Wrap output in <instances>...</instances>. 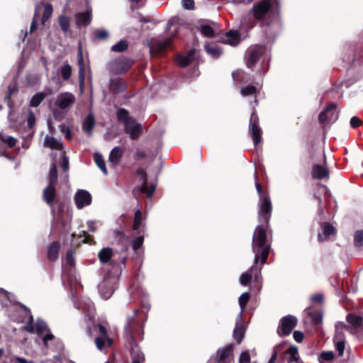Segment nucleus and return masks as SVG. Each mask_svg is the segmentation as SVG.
Here are the masks:
<instances>
[{"label":"nucleus","mask_w":363,"mask_h":363,"mask_svg":"<svg viewBox=\"0 0 363 363\" xmlns=\"http://www.w3.org/2000/svg\"><path fill=\"white\" fill-rule=\"evenodd\" d=\"M77 60H78V65H79V77L80 84H84V79H85V69H84L82 52L81 50H79L78 52Z\"/></svg>","instance_id":"f704fd0d"},{"label":"nucleus","mask_w":363,"mask_h":363,"mask_svg":"<svg viewBox=\"0 0 363 363\" xmlns=\"http://www.w3.org/2000/svg\"><path fill=\"white\" fill-rule=\"evenodd\" d=\"M128 43L125 40H121L118 43L113 45L111 50L113 52H123L128 49Z\"/></svg>","instance_id":"79ce46f5"},{"label":"nucleus","mask_w":363,"mask_h":363,"mask_svg":"<svg viewBox=\"0 0 363 363\" xmlns=\"http://www.w3.org/2000/svg\"><path fill=\"white\" fill-rule=\"evenodd\" d=\"M58 22L63 32L67 33L69 29V19L65 16H60Z\"/></svg>","instance_id":"a18cd8bd"},{"label":"nucleus","mask_w":363,"mask_h":363,"mask_svg":"<svg viewBox=\"0 0 363 363\" xmlns=\"http://www.w3.org/2000/svg\"><path fill=\"white\" fill-rule=\"evenodd\" d=\"M52 13V6L50 4H46L44 6V11L43 14V17L41 19V23L43 25L45 23V22L49 19Z\"/></svg>","instance_id":"c03bdc74"},{"label":"nucleus","mask_w":363,"mask_h":363,"mask_svg":"<svg viewBox=\"0 0 363 363\" xmlns=\"http://www.w3.org/2000/svg\"><path fill=\"white\" fill-rule=\"evenodd\" d=\"M124 150L119 146L113 147L108 156V162L113 167L116 166L123 157Z\"/></svg>","instance_id":"4be33fe9"},{"label":"nucleus","mask_w":363,"mask_h":363,"mask_svg":"<svg viewBox=\"0 0 363 363\" xmlns=\"http://www.w3.org/2000/svg\"><path fill=\"white\" fill-rule=\"evenodd\" d=\"M91 20V11L87 9L85 12L79 13L75 16L76 24L78 27L87 26Z\"/></svg>","instance_id":"5701e85b"},{"label":"nucleus","mask_w":363,"mask_h":363,"mask_svg":"<svg viewBox=\"0 0 363 363\" xmlns=\"http://www.w3.org/2000/svg\"><path fill=\"white\" fill-rule=\"evenodd\" d=\"M272 6V5L269 0H262L254 5L249 15L243 19L242 26L249 29L255 27L256 22L255 20L251 18V14L255 19L261 21L262 26H268L269 23L265 22V19L270 17Z\"/></svg>","instance_id":"7ed1b4c3"},{"label":"nucleus","mask_w":363,"mask_h":363,"mask_svg":"<svg viewBox=\"0 0 363 363\" xmlns=\"http://www.w3.org/2000/svg\"><path fill=\"white\" fill-rule=\"evenodd\" d=\"M138 311L134 309L133 314L127 317L126 324L124 327L126 345L130 347L132 363H143L145 355L136 343L138 337L143 339V332L140 328L136 319Z\"/></svg>","instance_id":"f257e3e1"},{"label":"nucleus","mask_w":363,"mask_h":363,"mask_svg":"<svg viewBox=\"0 0 363 363\" xmlns=\"http://www.w3.org/2000/svg\"><path fill=\"white\" fill-rule=\"evenodd\" d=\"M137 174L140 177L142 182L140 186H136L133 190L134 197L138 199V194L140 193L146 194L147 197L151 198L155 190V185H152L150 187L147 186V176L145 171L141 168L137 170Z\"/></svg>","instance_id":"0eeeda50"},{"label":"nucleus","mask_w":363,"mask_h":363,"mask_svg":"<svg viewBox=\"0 0 363 363\" xmlns=\"http://www.w3.org/2000/svg\"><path fill=\"white\" fill-rule=\"evenodd\" d=\"M286 354L290 356L288 362L292 363L294 362L298 361V350L296 347H290L286 351Z\"/></svg>","instance_id":"09e8293b"},{"label":"nucleus","mask_w":363,"mask_h":363,"mask_svg":"<svg viewBox=\"0 0 363 363\" xmlns=\"http://www.w3.org/2000/svg\"><path fill=\"white\" fill-rule=\"evenodd\" d=\"M141 129V125L134 123L133 121H127L124 127L125 132L130 135V137L132 140H135L138 138L140 134Z\"/></svg>","instance_id":"aec40b11"},{"label":"nucleus","mask_w":363,"mask_h":363,"mask_svg":"<svg viewBox=\"0 0 363 363\" xmlns=\"http://www.w3.org/2000/svg\"><path fill=\"white\" fill-rule=\"evenodd\" d=\"M126 89L125 83L120 78L111 79L110 81V89L115 93L123 92Z\"/></svg>","instance_id":"c756f323"},{"label":"nucleus","mask_w":363,"mask_h":363,"mask_svg":"<svg viewBox=\"0 0 363 363\" xmlns=\"http://www.w3.org/2000/svg\"><path fill=\"white\" fill-rule=\"evenodd\" d=\"M113 257V250L111 247H104L98 253L99 259L103 264L111 262Z\"/></svg>","instance_id":"c85d7f7f"},{"label":"nucleus","mask_w":363,"mask_h":363,"mask_svg":"<svg viewBox=\"0 0 363 363\" xmlns=\"http://www.w3.org/2000/svg\"><path fill=\"white\" fill-rule=\"evenodd\" d=\"M312 323L315 325H318L322 322L323 315L320 312H313L310 313Z\"/></svg>","instance_id":"6e6d98bb"},{"label":"nucleus","mask_w":363,"mask_h":363,"mask_svg":"<svg viewBox=\"0 0 363 363\" xmlns=\"http://www.w3.org/2000/svg\"><path fill=\"white\" fill-rule=\"evenodd\" d=\"M262 268L257 266V264L253 263L248 272H246L241 274L240 277V283L243 286L247 285L252 277H255V281H258L259 276L261 275Z\"/></svg>","instance_id":"4468645a"},{"label":"nucleus","mask_w":363,"mask_h":363,"mask_svg":"<svg viewBox=\"0 0 363 363\" xmlns=\"http://www.w3.org/2000/svg\"><path fill=\"white\" fill-rule=\"evenodd\" d=\"M343 328L346 329L350 333H352V328H351L350 325H348L345 324L343 322H339V323H337L335 325V331H336V333L337 332H342L340 330L343 329Z\"/></svg>","instance_id":"bf43d9fd"},{"label":"nucleus","mask_w":363,"mask_h":363,"mask_svg":"<svg viewBox=\"0 0 363 363\" xmlns=\"http://www.w3.org/2000/svg\"><path fill=\"white\" fill-rule=\"evenodd\" d=\"M26 311L29 315V320L26 324V330L31 333L41 334L48 330V325L45 322L42 320H38L35 324H33V317L30 311L24 306Z\"/></svg>","instance_id":"9b49d317"},{"label":"nucleus","mask_w":363,"mask_h":363,"mask_svg":"<svg viewBox=\"0 0 363 363\" xmlns=\"http://www.w3.org/2000/svg\"><path fill=\"white\" fill-rule=\"evenodd\" d=\"M245 327L242 323L241 313L237 317L236 325L233 331V337L238 344H240L245 335Z\"/></svg>","instance_id":"a211bd4d"},{"label":"nucleus","mask_w":363,"mask_h":363,"mask_svg":"<svg viewBox=\"0 0 363 363\" xmlns=\"http://www.w3.org/2000/svg\"><path fill=\"white\" fill-rule=\"evenodd\" d=\"M336 104H331L325 108V109L322 111L319 114V121L320 123H324L327 121H329V116L328 113H329L331 111H334V109H336Z\"/></svg>","instance_id":"4c0bfd02"},{"label":"nucleus","mask_w":363,"mask_h":363,"mask_svg":"<svg viewBox=\"0 0 363 363\" xmlns=\"http://www.w3.org/2000/svg\"><path fill=\"white\" fill-rule=\"evenodd\" d=\"M118 283L117 276L107 273L104 275L102 281L99 284L98 288L101 297L108 299L113 295Z\"/></svg>","instance_id":"39448f33"},{"label":"nucleus","mask_w":363,"mask_h":363,"mask_svg":"<svg viewBox=\"0 0 363 363\" xmlns=\"http://www.w3.org/2000/svg\"><path fill=\"white\" fill-rule=\"evenodd\" d=\"M143 242H144V236L143 235H140V236L136 237L135 238H134L132 240L131 245H132L133 249L135 251L139 250L142 247Z\"/></svg>","instance_id":"3c124183"},{"label":"nucleus","mask_w":363,"mask_h":363,"mask_svg":"<svg viewBox=\"0 0 363 363\" xmlns=\"http://www.w3.org/2000/svg\"><path fill=\"white\" fill-rule=\"evenodd\" d=\"M335 357L333 352H323L318 358L320 363H325L327 362H331Z\"/></svg>","instance_id":"49530a36"},{"label":"nucleus","mask_w":363,"mask_h":363,"mask_svg":"<svg viewBox=\"0 0 363 363\" xmlns=\"http://www.w3.org/2000/svg\"><path fill=\"white\" fill-rule=\"evenodd\" d=\"M333 340L335 345V349L338 352L340 356H342L345 351V336L342 332H337L335 333Z\"/></svg>","instance_id":"b1692460"},{"label":"nucleus","mask_w":363,"mask_h":363,"mask_svg":"<svg viewBox=\"0 0 363 363\" xmlns=\"http://www.w3.org/2000/svg\"><path fill=\"white\" fill-rule=\"evenodd\" d=\"M323 228V233L324 238H323V235L321 234H318V240L320 241H323L325 239L328 238L331 235H333L335 232V228L330 225V223H323L322 225Z\"/></svg>","instance_id":"c9c22d12"},{"label":"nucleus","mask_w":363,"mask_h":363,"mask_svg":"<svg viewBox=\"0 0 363 363\" xmlns=\"http://www.w3.org/2000/svg\"><path fill=\"white\" fill-rule=\"evenodd\" d=\"M43 145L52 150H61L63 149V143L52 136L46 135Z\"/></svg>","instance_id":"393cba45"},{"label":"nucleus","mask_w":363,"mask_h":363,"mask_svg":"<svg viewBox=\"0 0 363 363\" xmlns=\"http://www.w3.org/2000/svg\"><path fill=\"white\" fill-rule=\"evenodd\" d=\"M132 62L127 58H116L107 65L108 70L113 74H122L130 69Z\"/></svg>","instance_id":"9d476101"},{"label":"nucleus","mask_w":363,"mask_h":363,"mask_svg":"<svg viewBox=\"0 0 363 363\" xmlns=\"http://www.w3.org/2000/svg\"><path fill=\"white\" fill-rule=\"evenodd\" d=\"M56 197V185L48 184L43 191V199L50 207L53 206V202Z\"/></svg>","instance_id":"6ab92c4d"},{"label":"nucleus","mask_w":363,"mask_h":363,"mask_svg":"<svg viewBox=\"0 0 363 363\" xmlns=\"http://www.w3.org/2000/svg\"><path fill=\"white\" fill-rule=\"evenodd\" d=\"M346 320L351 325V328L354 329L363 328V318L362 316L349 313L346 317Z\"/></svg>","instance_id":"cd10ccee"},{"label":"nucleus","mask_w":363,"mask_h":363,"mask_svg":"<svg viewBox=\"0 0 363 363\" xmlns=\"http://www.w3.org/2000/svg\"><path fill=\"white\" fill-rule=\"evenodd\" d=\"M46 94L44 92H38L35 94L30 99V106L32 107H38L45 99Z\"/></svg>","instance_id":"ea45409f"},{"label":"nucleus","mask_w":363,"mask_h":363,"mask_svg":"<svg viewBox=\"0 0 363 363\" xmlns=\"http://www.w3.org/2000/svg\"><path fill=\"white\" fill-rule=\"evenodd\" d=\"M65 261L70 266L74 267L75 264L74 262V253L72 250H69L65 257Z\"/></svg>","instance_id":"052dcab7"},{"label":"nucleus","mask_w":363,"mask_h":363,"mask_svg":"<svg viewBox=\"0 0 363 363\" xmlns=\"http://www.w3.org/2000/svg\"><path fill=\"white\" fill-rule=\"evenodd\" d=\"M142 221V213L137 210L135 213L133 229L136 230L140 228Z\"/></svg>","instance_id":"603ef678"},{"label":"nucleus","mask_w":363,"mask_h":363,"mask_svg":"<svg viewBox=\"0 0 363 363\" xmlns=\"http://www.w3.org/2000/svg\"><path fill=\"white\" fill-rule=\"evenodd\" d=\"M232 77L233 80L238 83H246L250 80L248 74L241 69L233 72Z\"/></svg>","instance_id":"72a5a7b5"},{"label":"nucleus","mask_w":363,"mask_h":363,"mask_svg":"<svg viewBox=\"0 0 363 363\" xmlns=\"http://www.w3.org/2000/svg\"><path fill=\"white\" fill-rule=\"evenodd\" d=\"M298 319L292 315H287L281 318L277 328V334L280 337H285L291 334V331L296 326Z\"/></svg>","instance_id":"6e6552de"},{"label":"nucleus","mask_w":363,"mask_h":363,"mask_svg":"<svg viewBox=\"0 0 363 363\" xmlns=\"http://www.w3.org/2000/svg\"><path fill=\"white\" fill-rule=\"evenodd\" d=\"M62 161L61 163V167L63 169V170L65 172H67L69 169V159L65 155V152H62Z\"/></svg>","instance_id":"e2e57ef3"},{"label":"nucleus","mask_w":363,"mask_h":363,"mask_svg":"<svg viewBox=\"0 0 363 363\" xmlns=\"http://www.w3.org/2000/svg\"><path fill=\"white\" fill-rule=\"evenodd\" d=\"M76 101L74 95L70 92L59 94L55 99V106L57 109L53 111V116L56 120L62 121L65 115L71 110Z\"/></svg>","instance_id":"20e7f679"},{"label":"nucleus","mask_w":363,"mask_h":363,"mask_svg":"<svg viewBox=\"0 0 363 363\" xmlns=\"http://www.w3.org/2000/svg\"><path fill=\"white\" fill-rule=\"evenodd\" d=\"M0 140L6 144L9 147H13L16 144V139L4 133H0Z\"/></svg>","instance_id":"37998d69"},{"label":"nucleus","mask_w":363,"mask_h":363,"mask_svg":"<svg viewBox=\"0 0 363 363\" xmlns=\"http://www.w3.org/2000/svg\"><path fill=\"white\" fill-rule=\"evenodd\" d=\"M75 204L78 209H82L91 203L92 197L91 194L84 189L78 190L74 197Z\"/></svg>","instance_id":"2eb2a0df"},{"label":"nucleus","mask_w":363,"mask_h":363,"mask_svg":"<svg viewBox=\"0 0 363 363\" xmlns=\"http://www.w3.org/2000/svg\"><path fill=\"white\" fill-rule=\"evenodd\" d=\"M350 125L353 128H358L362 125V121L357 116H353L350 119Z\"/></svg>","instance_id":"0e129e2a"},{"label":"nucleus","mask_w":363,"mask_h":363,"mask_svg":"<svg viewBox=\"0 0 363 363\" xmlns=\"http://www.w3.org/2000/svg\"><path fill=\"white\" fill-rule=\"evenodd\" d=\"M94 159L95 163L97 164L99 168L102 171V172L104 174L106 175L108 174V171L106 167V164L103 156L100 153L96 152L94 155Z\"/></svg>","instance_id":"58836bf2"},{"label":"nucleus","mask_w":363,"mask_h":363,"mask_svg":"<svg viewBox=\"0 0 363 363\" xmlns=\"http://www.w3.org/2000/svg\"><path fill=\"white\" fill-rule=\"evenodd\" d=\"M354 245L357 247L363 245V230L356 232L354 235Z\"/></svg>","instance_id":"4d7b16f0"},{"label":"nucleus","mask_w":363,"mask_h":363,"mask_svg":"<svg viewBox=\"0 0 363 363\" xmlns=\"http://www.w3.org/2000/svg\"><path fill=\"white\" fill-rule=\"evenodd\" d=\"M28 127L31 129L35 124V116L32 111H29L27 118Z\"/></svg>","instance_id":"13d9d810"},{"label":"nucleus","mask_w":363,"mask_h":363,"mask_svg":"<svg viewBox=\"0 0 363 363\" xmlns=\"http://www.w3.org/2000/svg\"><path fill=\"white\" fill-rule=\"evenodd\" d=\"M258 219L260 223L268 225L272 212V202L268 195L260 196L259 201Z\"/></svg>","instance_id":"423d86ee"},{"label":"nucleus","mask_w":363,"mask_h":363,"mask_svg":"<svg viewBox=\"0 0 363 363\" xmlns=\"http://www.w3.org/2000/svg\"><path fill=\"white\" fill-rule=\"evenodd\" d=\"M204 48L206 52L213 58L219 57L223 53L222 50L213 43H206Z\"/></svg>","instance_id":"2f4dec72"},{"label":"nucleus","mask_w":363,"mask_h":363,"mask_svg":"<svg viewBox=\"0 0 363 363\" xmlns=\"http://www.w3.org/2000/svg\"><path fill=\"white\" fill-rule=\"evenodd\" d=\"M167 30L172 31V35L174 33H177V30H178V25L174 24L173 21L172 19H170L167 23Z\"/></svg>","instance_id":"338daca9"},{"label":"nucleus","mask_w":363,"mask_h":363,"mask_svg":"<svg viewBox=\"0 0 363 363\" xmlns=\"http://www.w3.org/2000/svg\"><path fill=\"white\" fill-rule=\"evenodd\" d=\"M250 356L248 352H243L239 357V363H250Z\"/></svg>","instance_id":"680f3d73"},{"label":"nucleus","mask_w":363,"mask_h":363,"mask_svg":"<svg viewBox=\"0 0 363 363\" xmlns=\"http://www.w3.org/2000/svg\"><path fill=\"white\" fill-rule=\"evenodd\" d=\"M293 336L294 340L298 343L301 342L304 337L303 333L298 330H295L294 332Z\"/></svg>","instance_id":"774afa93"},{"label":"nucleus","mask_w":363,"mask_h":363,"mask_svg":"<svg viewBox=\"0 0 363 363\" xmlns=\"http://www.w3.org/2000/svg\"><path fill=\"white\" fill-rule=\"evenodd\" d=\"M267 52V48L263 45H256L248 50L249 57L247 61V67L252 69L255 65L258 62Z\"/></svg>","instance_id":"ddd939ff"},{"label":"nucleus","mask_w":363,"mask_h":363,"mask_svg":"<svg viewBox=\"0 0 363 363\" xmlns=\"http://www.w3.org/2000/svg\"><path fill=\"white\" fill-rule=\"evenodd\" d=\"M250 299V293L249 292H245L241 294V296L239 297V305L241 308V313L243 311V310L245 308L248 301Z\"/></svg>","instance_id":"de8ad7c7"},{"label":"nucleus","mask_w":363,"mask_h":363,"mask_svg":"<svg viewBox=\"0 0 363 363\" xmlns=\"http://www.w3.org/2000/svg\"><path fill=\"white\" fill-rule=\"evenodd\" d=\"M57 179H58V174H57V170L56 161L55 160L50 164V172H49V175H48V180H49L48 184L57 185Z\"/></svg>","instance_id":"473e14b6"},{"label":"nucleus","mask_w":363,"mask_h":363,"mask_svg":"<svg viewBox=\"0 0 363 363\" xmlns=\"http://www.w3.org/2000/svg\"><path fill=\"white\" fill-rule=\"evenodd\" d=\"M233 353V345L230 344L226 346H224L221 348H219L217 350L216 354L215 356H212L210 361H213L215 359L217 362H221L224 361L226 358L229 357Z\"/></svg>","instance_id":"f3484780"},{"label":"nucleus","mask_w":363,"mask_h":363,"mask_svg":"<svg viewBox=\"0 0 363 363\" xmlns=\"http://www.w3.org/2000/svg\"><path fill=\"white\" fill-rule=\"evenodd\" d=\"M183 7L188 10H192L194 8V0H182Z\"/></svg>","instance_id":"69168bd1"},{"label":"nucleus","mask_w":363,"mask_h":363,"mask_svg":"<svg viewBox=\"0 0 363 363\" xmlns=\"http://www.w3.org/2000/svg\"><path fill=\"white\" fill-rule=\"evenodd\" d=\"M117 117L118 121H123L125 123L127 121H130L128 119V111L124 108H119L117 112Z\"/></svg>","instance_id":"864d4df0"},{"label":"nucleus","mask_w":363,"mask_h":363,"mask_svg":"<svg viewBox=\"0 0 363 363\" xmlns=\"http://www.w3.org/2000/svg\"><path fill=\"white\" fill-rule=\"evenodd\" d=\"M268 225L260 223L258 225L254 232L252 242V252L255 254V263L257 264L260 259L262 264L267 262L270 248L271 242L267 238V229Z\"/></svg>","instance_id":"f03ea898"},{"label":"nucleus","mask_w":363,"mask_h":363,"mask_svg":"<svg viewBox=\"0 0 363 363\" xmlns=\"http://www.w3.org/2000/svg\"><path fill=\"white\" fill-rule=\"evenodd\" d=\"M95 124V119L92 113H89L84 120L82 130L88 135H91Z\"/></svg>","instance_id":"7c9ffc66"},{"label":"nucleus","mask_w":363,"mask_h":363,"mask_svg":"<svg viewBox=\"0 0 363 363\" xmlns=\"http://www.w3.org/2000/svg\"><path fill=\"white\" fill-rule=\"evenodd\" d=\"M95 38L98 40H104L108 38V33L104 29H97L94 32Z\"/></svg>","instance_id":"5fc2aeb1"},{"label":"nucleus","mask_w":363,"mask_h":363,"mask_svg":"<svg viewBox=\"0 0 363 363\" xmlns=\"http://www.w3.org/2000/svg\"><path fill=\"white\" fill-rule=\"evenodd\" d=\"M249 130L251 133L254 145L256 146L261 141V129L259 126V118L255 111L250 116Z\"/></svg>","instance_id":"f8f14e48"},{"label":"nucleus","mask_w":363,"mask_h":363,"mask_svg":"<svg viewBox=\"0 0 363 363\" xmlns=\"http://www.w3.org/2000/svg\"><path fill=\"white\" fill-rule=\"evenodd\" d=\"M311 175L314 179H324L329 178V171L320 164H314L312 167Z\"/></svg>","instance_id":"412c9836"},{"label":"nucleus","mask_w":363,"mask_h":363,"mask_svg":"<svg viewBox=\"0 0 363 363\" xmlns=\"http://www.w3.org/2000/svg\"><path fill=\"white\" fill-rule=\"evenodd\" d=\"M60 244L58 242H52L48 249V258L50 261H55L59 257Z\"/></svg>","instance_id":"bb28decb"},{"label":"nucleus","mask_w":363,"mask_h":363,"mask_svg":"<svg viewBox=\"0 0 363 363\" xmlns=\"http://www.w3.org/2000/svg\"><path fill=\"white\" fill-rule=\"evenodd\" d=\"M61 74L64 80H68L72 74V67L69 64H65L61 69Z\"/></svg>","instance_id":"8fccbe9b"},{"label":"nucleus","mask_w":363,"mask_h":363,"mask_svg":"<svg viewBox=\"0 0 363 363\" xmlns=\"http://www.w3.org/2000/svg\"><path fill=\"white\" fill-rule=\"evenodd\" d=\"M193 52H190L186 56H178L177 58V62L181 67H186L193 60Z\"/></svg>","instance_id":"a19ab883"},{"label":"nucleus","mask_w":363,"mask_h":363,"mask_svg":"<svg viewBox=\"0 0 363 363\" xmlns=\"http://www.w3.org/2000/svg\"><path fill=\"white\" fill-rule=\"evenodd\" d=\"M259 89L256 86L252 84H249L245 86H242L240 88V94L243 97H246L248 96H255L256 97L257 94L259 92Z\"/></svg>","instance_id":"e433bc0d"},{"label":"nucleus","mask_w":363,"mask_h":363,"mask_svg":"<svg viewBox=\"0 0 363 363\" xmlns=\"http://www.w3.org/2000/svg\"><path fill=\"white\" fill-rule=\"evenodd\" d=\"M217 28L218 24L215 22H211V24H209L208 22L203 21L198 26V29L201 34L207 38H213Z\"/></svg>","instance_id":"dca6fc26"},{"label":"nucleus","mask_w":363,"mask_h":363,"mask_svg":"<svg viewBox=\"0 0 363 363\" xmlns=\"http://www.w3.org/2000/svg\"><path fill=\"white\" fill-rule=\"evenodd\" d=\"M240 40L239 32L237 30H230L226 33L223 42L233 46H236Z\"/></svg>","instance_id":"a878e982"},{"label":"nucleus","mask_w":363,"mask_h":363,"mask_svg":"<svg viewBox=\"0 0 363 363\" xmlns=\"http://www.w3.org/2000/svg\"><path fill=\"white\" fill-rule=\"evenodd\" d=\"M94 330L98 332V336L94 340L96 347L101 351L109 347L113 340L108 337L106 328L101 324H96L94 325Z\"/></svg>","instance_id":"1a4fd4ad"}]
</instances>
